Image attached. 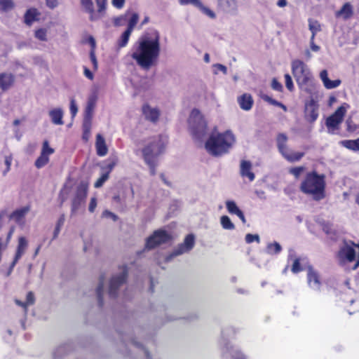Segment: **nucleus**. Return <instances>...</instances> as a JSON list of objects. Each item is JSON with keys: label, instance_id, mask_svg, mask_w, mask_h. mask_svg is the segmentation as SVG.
<instances>
[{"label": "nucleus", "instance_id": "f257e3e1", "mask_svg": "<svg viewBox=\"0 0 359 359\" xmlns=\"http://www.w3.org/2000/svg\"><path fill=\"white\" fill-rule=\"evenodd\" d=\"M161 50V35L156 29L145 32L133 46L132 58L144 70L156 65Z\"/></svg>", "mask_w": 359, "mask_h": 359}, {"label": "nucleus", "instance_id": "f03ea898", "mask_svg": "<svg viewBox=\"0 0 359 359\" xmlns=\"http://www.w3.org/2000/svg\"><path fill=\"white\" fill-rule=\"evenodd\" d=\"M325 175L316 170L308 172L300 184L299 190L304 194L311 196L316 201L325 197Z\"/></svg>", "mask_w": 359, "mask_h": 359}, {"label": "nucleus", "instance_id": "7ed1b4c3", "mask_svg": "<svg viewBox=\"0 0 359 359\" xmlns=\"http://www.w3.org/2000/svg\"><path fill=\"white\" fill-rule=\"evenodd\" d=\"M234 143L233 134L227 130L222 133L211 134L205 144V147L212 156H220L228 153Z\"/></svg>", "mask_w": 359, "mask_h": 359}, {"label": "nucleus", "instance_id": "20e7f679", "mask_svg": "<svg viewBox=\"0 0 359 359\" xmlns=\"http://www.w3.org/2000/svg\"><path fill=\"white\" fill-rule=\"evenodd\" d=\"M292 74L300 90L309 95L315 92L313 74L309 66L302 60L296 59L291 62Z\"/></svg>", "mask_w": 359, "mask_h": 359}, {"label": "nucleus", "instance_id": "39448f33", "mask_svg": "<svg viewBox=\"0 0 359 359\" xmlns=\"http://www.w3.org/2000/svg\"><path fill=\"white\" fill-rule=\"evenodd\" d=\"M188 123L193 137L201 142L207 134V122L198 109H194L191 111Z\"/></svg>", "mask_w": 359, "mask_h": 359}, {"label": "nucleus", "instance_id": "423d86ee", "mask_svg": "<svg viewBox=\"0 0 359 359\" xmlns=\"http://www.w3.org/2000/svg\"><path fill=\"white\" fill-rule=\"evenodd\" d=\"M167 142V137L163 135L149 137L144 142L145 145L142 150L143 158H145V151L147 150L150 158L156 159L164 151Z\"/></svg>", "mask_w": 359, "mask_h": 359}, {"label": "nucleus", "instance_id": "0eeeda50", "mask_svg": "<svg viewBox=\"0 0 359 359\" xmlns=\"http://www.w3.org/2000/svg\"><path fill=\"white\" fill-rule=\"evenodd\" d=\"M357 245H358L355 244V243L351 241H344L343 245L340 247L337 254L338 258L341 264L352 262L355 259L356 252L354 249V246Z\"/></svg>", "mask_w": 359, "mask_h": 359}, {"label": "nucleus", "instance_id": "6e6552de", "mask_svg": "<svg viewBox=\"0 0 359 359\" xmlns=\"http://www.w3.org/2000/svg\"><path fill=\"white\" fill-rule=\"evenodd\" d=\"M170 239V235L165 231L161 229L156 230L147 238L146 248L147 249H153L161 244L168 243Z\"/></svg>", "mask_w": 359, "mask_h": 359}, {"label": "nucleus", "instance_id": "1a4fd4ad", "mask_svg": "<svg viewBox=\"0 0 359 359\" xmlns=\"http://www.w3.org/2000/svg\"><path fill=\"white\" fill-rule=\"evenodd\" d=\"M195 237L193 234L187 235L182 243L180 244L172 252L168 255L165 260L170 262L173 257L189 252L194 246Z\"/></svg>", "mask_w": 359, "mask_h": 359}, {"label": "nucleus", "instance_id": "9d476101", "mask_svg": "<svg viewBox=\"0 0 359 359\" xmlns=\"http://www.w3.org/2000/svg\"><path fill=\"white\" fill-rule=\"evenodd\" d=\"M346 109L343 105L340 106L330 116H329L325 121V125L328 129L333 130L338 129L339 125L342 122Z\"/></svg>", "mask_w": 359, "mask_h": 359}, {"label": "nucleus", "instance_id": "9b49d317", "mask_svg": "<svg viewBox=\"0 0 359 359\" xmlns=\"http://www.w3.org/2000/svg\"><path fill=\"white\" fill-rule=\"evenodd\" d=\"M319 105L312 95L309 100L305 102L304 104V117L309 123H313L318 117Z\"/></svg>", "mask_w": 359, "mask_h": 359}, {"label": "nucleus", "instance_id": "f8f14e48", "mask_svg": "<svg viewBox=\"0 0 359 359\" xmlns=\"http://www.w3.org/2000/svg\"><path fill=\"white\" fill-rule=\"evenodd\" d=\"M127 274L126 269L123 268L119 274L115 275L111 278L109 287V294L110 297H116L117 290L126 282Z\"/></svg>", "mask_w": 359, "mask_h": 359}, {"label": "nucleus", "instance_id": "ddd939ff", "mask_svg": "<svg viewBox=\"0 0 359 359\" xmlns=\"http://www.w3.org/2000/svg\"><path fill=\"white\" fill-rule=\"evenodd\" d=\"M307 283L309 287L316 292L321 291L322 283L320 275L313 269V266L309 265L307 267Z\"/></svg>", "mask_w": 359, "mask_h": 359}, {"label": "nucleus", "instance_id": "4468645a", "mask_svg": "<svg viewBox=\"0 0 359 359\" xmlns=\"http://www.w3.org/2000/svg\"><path fill=\"white\" fill-rule=\"evenodd\" d=\"M238 4V0H217V10L225 13H235Z\"/></svg>", "mask_w": 359, "mask_h": 359}, {"label": "nucleus", "instance_id": "2eb2a0df", "mask_svg": "<svg viewBox=\"0 0 359 359\" xmlns=\"http://www.w3.org/2000/svg\"><path fill=\"white\" fill-rule=\"evenodd\" d=\"M180 5H193L198 10H200L203 14L206 15L211 19L216 18L215 13L210 10L208 7L205 6L201 0H178Z\"/></svg>", "mask_w": 359, "mask_h": 359}, {"label": "nucleus", "instance_id": "dca6fc26", "mask_svg": "<svg viewBox=\"0 0 359 359\" xmlns=\"http://www.w3.org/2000/svg\"><path fill=\"white\" fill-rule=\"evenodd\" d=\"M87 196V190L83 187L77 189L76 194L72 203V214H74L79 208L81 204L84 201Z\"/></svg>", "mask_w": 359, "mask_h": 359}, {"label": "nucleus", "instance_id": "f3484780", "mask_svg": "<svg viewBox=\"0 0 359 359\" xmlns=\"http://www.w3.org/2000/svg\"><path fill=\"white\" fill-rule=\"evenodd\" d=\"M39 16L40 13L36 8H29L24 15V22L27 25L31 26L33 22L39 20Z\"/></svg>", "mask_w": 359, "mask_h": 359}, {"label": "nucleus", "instance_id": "a211bd4d", "mask_svg": "<svg viewBox=\"0 0 359 359\" xmlns=\"http://www.w3.org/2000/svg\"><path fill=\"white\" fill-rule=\"evenodd\" d=\"M14 76L11 73L4 72L0 74V88L6 90L11 87L14 83Z\"/></svg>", "mask_w": 359, "mask_h": 359}, {"label": "nucleus", "instance_id": "6ab92c4d", "mask_svg": "<svg viewBox=\"0 0 359 359\" xmlns=\"http://www.w3.org/2000/svg\"><path fill=\"white\" fill-rule=\"evenodd\" d=\"M95 148L97 154L100 156H104L108 152L105 140L100 134L96 135Z\"/></svg>", "mask_w": 359, "mask_h": 359}, {"label": "nucleus", "instance_id": "aec40b11", "mask_svg": "<svg viewBox=\"0 0 359 359\" xmlns=\"http://www.w3.org/2000/svg\"><path fill=\"white\" fill-rule=\"evenodd\" d=\"M28 246V242L25 237H20L16 249L15 255L14 257V264H17L19 259L25 254Z\"/></svg>", "mask_w": 359, "mask_h": 359}, {"label": "nucleus", "instance_id": "412c9836", "mask_svg": "<svg viewBox=\"0 0 359 359\" xmlns=\"http://www.w3.org/2000/svg\"><path fill=\"white\" fill-rule=\"evenodd\" d=\"M48 115L51 122L55 125L62 126L64 124L62 120L64 112L61 108H55L49 111Z\"/></svg>", "mask_w": 359, "mask_h": 359}, {"label": "nucleus", "instance_id": "4be33fe9", "mask_svg": "<svg viewBox=\"0 0 359 359\" xmlns=\"http://www.w3.org/2000/svg\"><path fill=\"white\" fill-rule=\"evenodd\" d=\"M142 111L145 118L152 122H156L160 116L158 109L149 105H144L142 108Z\"/></svg>", "mask_w": 359, "mask_h": 359}, {"label": "nucleus", "instance_id": "5701e85b", "mask_svg": "<svg viewBox=\"0 0 359 359\" xmlns=\"http://www.w3.org/2000/svg\"><path fill=\"white\" fill-rule=\"evenodd\" d=\"M287 136L285 133H279L276 137V144L278 151L282 156L290 151V149L287 146Z\"/></svg>", "mask_w": 359, "mask_h": 359}, {"label": "nucleus", "instance_id": "b1692460", "mask_svg": "<svg viewBox=\"0 0 359 359\" xmlns=\"http://www.w3.org/2000/svg\"><path fill=\"white\" fill-rule=\"evenodd\" d=\"M226 207L230 214L236 215L243 223L245 222V218L243 212L238 208L236 203L233 201H226Z\"/></svg>", "mask_w": 359, "mask_h": 359}, {"label": "nucleus", "instance_id": "393cba45", "mask_svg": "<svg viewBox=\"0 0 359 359\" xmlns=\"http://www.w3.org/2000/svg\"><path fill=\"white\" fill-rule=\"evenodd\" d=\"M353 6L350 3L347 2L343 5L340 10L337 11L336 16L342 17L343 19L348 20L353 15Z\"/></svg>", "mask_w": 359, "mask_h": 359}, {"label": "nucleus", "instance_id": "a878e982", "mask_svg": "<svg viewBox=\"0 0 359 359\" xmlns=\"http://www.w3.org/2000/svg\"><path fill=\"white\" fill-rule=\"evenodd\" d=\"M29 208L28 207H23L20 209L15 210L10 216V218L17 223H20L25 218V215L28 213Z\"/></svg>", "mask_w": 359, "mask_h": 359}, {"label": "nucleus", "instance_id": "bb28decb", "mask_svg": "<svg viewBox=\"0 0 359 359\" xmlns=\"http://www.w3.org/2000/svg\"><path fill=\"white\" fill-rule=\"evenodd\" d=\"M339 144L351 151H359V137L356 140H341Z\"/></svg>", "mask_w": 359, "mask_h": 359}, {"label": "nucleus", "instance_id": "cd10ccee", "mask_svg": "<svg viewBox=\"0 0 359 359\" xmlns=\"http://www.w3.org/2000/svg\"><path fill=\"white\" fill-rule=\"evenodd\" d=\"M81 4L85 11L90 14V20H95V11L92 0H81Z\"/></svg>", "mask_w": 359, "mask_h": 359}, {"label": "nucleus", "instance_id": "c85d7f7f", "mask_svg": "<svg viewBox=\"0 0 359 359\" xmlns=\"http://www.w3.org/2000/svg\"><path fill=\"white\" fill-rule=\"evenodd\" d=\"M282 251V247L279 243L274 241L269 243L266 248V252L270 255H278Z\"/></svg>", "mask_w": 359, "mask_h": 359}, {"label": "nucleus", "instance_id": "c756f323", "mask_svg": "<svg viewBox=\"0 0 359 359\" xmlns=\"http://www.w3.org/2000/svg\"><path fill=\"white\" fill-rule=\"evenodd\" d=\"M304 154V152H293L290 149V151L286 152L283 156L290 162H297L299 161Z\"/></svg>", "mask_w": 359, "mask_h": 359}, {"label": "nucleus", "instance_id": "7c9ffc66", "mask_svg": "<svg viewBox=\"0 0 359 359\" xmlns=\"http://www.w3.org/2000/svg\"><path fill=\"white\" fill-rule=\"evenodd\" d=\"M34 36L37 40L46 42L48 40V29L43 27L37 28L34 32Z\"/></svg>", "mask_w": 359, "mask_h": 359}, {"label": "nucleus", "instance_id": "2f4dec72", "mask_svg": "<svg viewBox=\"0 0 359 359\" xmlns=\"http://www.w3.org/2000/svg\"><path fill=\"white\" fill-rule=\"evenodd\" d=\"M220 224L222 228L225 230H233L235 229L234 224L226 215H223L220 217Z\"/></svg>", "mask_w": 359, "mask_h": 359}, {"label": "nucleus", "instance_id": "473e14b6", "mask_svg": "<svg viewBox=\"0 0 359 359\" xmlns=\"http://www.w3.org/2000/svg\"><path fill=\"white\" fill-rule=\"evenodd\" d=\"M147 152H148V151L146 150L145 151V158H144V162L149 167L151 175H154L156 174L155 168H156V159L150 158V157L149 156V153H147Z\"/></svg>", "mask_w": 359, "mask_h": 359}, {"label": "nucleus", "instance_id": "72a5a7b5", "mask_svg": "<svg viewBox=\"0 0 359 359\" xmlns=\"http://www.w3.org/2000/svg\"><path fill=\"white\" fill-rule=\"evenodd\" d=\"M323 231L331 238H334L336 235V231L332 228V224L329 222H323L322 224Z\"/></svg>", "mask_w": 359, "mask_h": 359}, {"label": "nucleus", "instance_id": "f704fd0d", "mask_svg": "<svg viewBox=\"0 0 359 359\" xmlns=\"http://www.w3.org/2000/svg\"><path fill=\"white\" fill-rule=\"evenodd\" d=\"M131 34H132V32L126 29L121 34L119 40L118 41V48H123L128 44Z\"/></svg>", "mask_w": 359, "mask_h": 359}, {"label": "nucleus", "instance_id": "c9c22d12", "mask_svg": "<svg viewBox=\"0 0 359 359\" xmlns=\"http://www.w3.org/2000/svg\"><path fill=\"white\" fill-rule=\"evenodd\" d=\"M262 98L265 102H267L273 106L279 107L282 108L284 111L287 110V107H285V105H284L283 103L278 102V100L273 99L268 95H266V94L262 95Z\"/></svg>", "mask_w": 359, "mask_h": 359}, {"label": "nucleus", "instance_id": "e433bc0d", "mask_svg": "<svg viewBox=\"0 0 359 359\" xmlns=\"http://www.w3.org/2000/svg\"><path fill=\"white\" fill-rule=\"evenodd\" d=\"M65 215H62L60 218L58 219L57 222V224H56V226H55V230H54V232H53V238H52V241L53 240H55L57 238L60 232V230H61V228L62 226H63L64 223H65Z\"/></svg>", "mask_w": 359, "mask_h": 359}, {"label": "nucleus", "instance_id": "4c0bfd02", "mask_svg": "<svg viewBox=\"0 0 359 359\" xmlns=\"http://www.w3.org/2000/svg\"><path fill=\"white\" fill-rule=\"evenodd\" d=\"M95 100L94 98H90L88 102L87 107L85 110L84 117L92 118L93 111L95 107Z\"/></svg>", "mask_w": 359, "mask_h": 359}, {"label": "nucleus", "instance_id": "58836bf2", "mask_svg": "<svg viewBox=\"0 0 359 359\" xmlns=\"http://www.w3.org/2000/svg\"><path fill=\"white\" fill-rule=\"evenodd\" d=\"M309 28L311 34H316L321 31V25L317 20H309Z\"/></svg>", "mask_w": 359, "mask_h": 359}, {"label": "nucleus", "instance_id": "ea45409f", "mask_svg": "<svg viewBox=\"0 0 359 359\" xmlns=\"http://www.w3.org/2000/svg\"><path fill=\"white\" fill-rule=\"evenodd\" d=\"M14 7L13 2L11 0H0V11L8 12Z\"/></svg>", "mask_w": 359, "mask_h": 359}, {"label": "nucleus", "instance_id": "a19ab883", "mask_svg": "<svg viewBox=\"0 0 359 359\" xmlns=\"http://www.w3.org/2000/svg\"><path fill=\"white\" fill-rule=\"evenodd\" d=\"M229 356L231 359H245L243 354L236 348H232L229 353H224V355L226 359H228Z\"/></svg>", "mask_w": 359, "mask_h": 359}, {"label": "nucleus", "instance_id": "79ce46f5", "mask_svg": "<svg viewBox=\"0 0 359 359\" xmlns=\"http://www.w3.org/2000/svg\"><path fill=\"white\" fill-rule=\"evenodd\" d=\"M103 290H104V280L102 278V279H100L99 285L97 286V290H96L97 300H98L99 305L100 306H102L103 305L102 297V294H103Z\"/></svg>", "mask_w": 359, "mask_h": 359}, {"label": "nucleus", "instance_id": "37998d69", "mask_svg": "<svg viewBox=\"0 0 359 359\" xmlns=\"http://www.w3.org/2000/svg\"><path fill=\"white\" fill-rule=\"evenodd\" d=\"M139 20V15L136 13L132 14L131 18L129 20L127 30L133 32V29L136 26Z\"/></svg>", "mask_w": 359, "mask_h": 359}, {"label": "nucleus", "instance_id": "c03bdc74", "mask_svg": "<svg viewBox=\"0 0 359 359\" xmlns=\"http://www.w3.org/2000/svg\"><path fill=\"white\" fill-rule=\"evenodd\" d=\"M49 161L48 156L47 155H45L43 154H41L40 156L36 159L35 162V165L38 168H41L43 167L45 165L48 163Z\"/></svg>", "mask_w": 359, "mask_h": 359}, {"label": "nucleus", "instance_id": "a18cd8bd", "mask_svg": "<svg viewBox=\"0 0 359 359\" xmlns=\"http://www.w3.org/2000/svg\"><path fill=\"white\" fill-rule=\"evenodd\" d=\"M341 83V81L340 79L330 80L329 79L325 83H323V85L327 89H333L338 87Z\"/></svg>", "mask_w": 359, "mask_h": 359}, {"label": "nucleus", "instance_id": "49530a36", "mask_svg": "<svg viewBox=\"0 0 359 359\" xmlns=\"http://www.w3.org/2000/svg\"><path fill=\"white\" fill-rule=\"evenodd\" d=\"M291 271L293 273H298L299 272L303 271V268L301 266L299 258L294 259L291 268Z\"/></svg>", "mask_w": 359, "mask_h": 359}, {"label": "nucleus", "instance_id": "de8ad7c7", "mask_svg": "<svg viewBox=\"0 0 359 359\" xmlns=\"http://www.w3.org/2000/svg\"><path fill=\"white\" fill-rule=\"evenodd\" d=\"M285 86L287 88V90L290 92L294 90V83L292 81V79L291 76L289 74H285Z\"/></svg>", "mask_w": 359, "mask_h": 359}, {"label": "nucleus", "instance_id": "09e8293b", "mask_svg": "<svg viewBox=\"0 0 359 359\" xmlns=\"http://www.w3.org/2000/svg\"><path fill=\"white\" fill-rule=\"evenodd\" d=\"M91 119L90 118L84 117L83 122V130L84 134H89L91 128Z\"/></svg>", "mask_w": 359, "mask_h": 359}, {"label": "nucleus", "instance_id": "8fccbe9b", "mask_svg": "<svg viewBox=\"0 0 359 359\" xmlns=\"http://www.w3.org/2000/svg\"><path fill=\"white\" fill-rule=\"evenodd\" d=\"M109 175L107 173H104L102 172V175L100 178L97 179V180L95 183V188H100L101 187L103 184L108 180Z\"/></svg>", "mask_w": 359, "mask_h": 359}, {"label": "nucleus", "instance_id": "3c124183", "mask_svg": "<svg viewBox=\"0 0 359 359\" xmlns=\"http://www.w3.org/2000/svg\"><path fill=\"white\" fill-rule=\"evenodd\" d=\"M305 168L304 166H298L292 168L290 170V173L293 175L295 178H299L301 173L304 170Z\"/></svg>", "mask_w": 359, "mask_h": 359}, {"label": "nucleus", "instance_id": "603ef678", "mask_svg": "<svg viewBox=\"0 0 359 359\" xmlns=\"http://www.w3.org/2000/svg\"><path fill=\"white\" fill-rule=\"evenodd\" d=\"M69 110H70V113L72 114V118H74L78 112V107H77L76 100L74 98H72L70 100Z\"/></svg>", "mask_w": 359, "mask_h": 359}, {"label": "nucleus", "instance_id": "864d4df0", "mask_svg": "<svg viewBox=\"0 0 359 359\" xmlns=\"http://www.w3.org/2000/svg\"><path fill=\"white\" fill-rule=\"evenodd\" d=\"M271 88L278 92H282L283 90V85L276 78L272 79Z\"/></svg>", "mask_w": 359, "mask_h": 359}, {"label": "nucleus", "instance_id": "5fc2aeb1", "mask_svg": "<svg viewBox=\"0 0 359 359\" xmlns=\"http://www.w3.org/2000/svg\"><path fill=\"white\" fill-rule=\"evenodd\" d=\"M53 152H54V150L49 147L48 141H45L43 144V148H42L41 153L45 155H47V156H48L49 155L52 154Z\"/></svg>", "mask_w": 359, "mask_h": 359}, {"label": "nucleus", "instance_id": "6e6d98bb", "mask_svg": "<svg viewBox=\"0 0 359 359\" xmlns=\"http://www.w3.org/2000/svg\"><path fill=\"white\" fill-rule=\"evenodd\" d=\"M346 124L347 126V130L348 132H354L357 130L358 126L356 124L353 123L352 119L351 118H348L346 121Z\"/></svg>", "mask_w": 359, "mask_h": 359}, {"label": "nucleus", "instance_id": "4d7b16f0", "mask_svg": "<svg viewBox=\"0 0 359 359\" xmlns=\"http://www.w3.org/2000/svg\"><path fill=\"white\" fill-rule=\"evenodd\" d=\"M116 164V162L115 161H113L111 163H109V164H107V165L102 167V172L109 175V173L114 169Z\"/></svg>", "mask_w": 359, "mask_h": 359}, {"label": "nucleus", "instance_id": "13d9d810", "mask_svg": "<svg viewBox=\"0 0 359 359\" xmlns=\"http://www.w3.org/2000/svg\"><path fill=\"white\" fill-rule=\"evenodd\" d=\"M246 97H247V95L245 93H244L243 95H241L238 99V102L239 103V105H240L241 108L244 109V110H247V100H246Z\"/></svg>", "mask_w": 359, "mask_h": 359}, {"label": "nucleus", "instance_id": "bf43d9fd", "mask_svg": "<svg viewBox=\"0 0 359 359\" xmlns=\"http://www.w3.org/2000/svg\"><path fill=\"white\" fill-rule=\"evenodd\" d=\"M34 295L32 292H29L27 294L25 304L27 306L34 304Z\"/></svg>", "mask_w": 359, "mask_h": 359}, {"label": "nucleus", "instance_id": "052dcab7", "mask_svg": "<svg viewBox=\"0 0 359 359\" xmlns=\"http://www.w3.org/2000/svg\"><path fill=\"white\" fill-rule=\"evenodd\" d=\"M96 4L97 6V11L99 13H102L105 10L107 0H95Z\"/></svg>", "mask_w": 359, "mask_h": 359}, {"label": "nucleus", "instance_id": "680f3d73", "mask_svg": "<svg viewBox=\"0 0 359 359\" xmlns=\"http://www.w3.org/2000/svg\"><path fill=\"white\" fill-rule=\"evenodd\" d=\"M46 4L49 8L54 9L58 6V1L57 0H46Z\"/></svg>", "mask_w": 359, "mask_h": 359}, {"label": "nucleus", "instance_id": "e2e57ef3", "mask_svg": "<svg viewBox=\"0 0 359 359\" xmlns=\"http://www.w3.org/2000/svg\"><path fill=\"white\" fill-rule=\"evenodd\" d=\"M102 216L104 217H109V218H111L114 221H116L117 219H118V217L114 214L113 212L109 211V210H104L103 212H102Z\"/></svg>", "mask_w": 359, "mask_h": 359}, {"label": "nucleus", "instance_id": "0e129e2a", "mask_svg": "<svg viewBox=\"0 0 359 359\" xmlns=\"http://www.w3.org/2000/svg\"><path fill=\"white\" fill-rule=\"evenodd\" d=\"M241 174L242 176L247 175V161L243 160L241 164Z\"/></svg>", "mask_w": 359, "mask_h": 359}, {"label": "nucleus", "instance_id": "69168bd1", "mask_svg": "<svg viewBox=\"0 0 359 359\" xmlns=\"http://www.w3.org/2000/svg\"><path fill=\"white\" fill-rule=\"evenodd\" d=\"M90 57L91 62H92V63L93 65V67L95 69H97V59H96V57H95V50H90Z\"/></svg>", "mask_w": 359, "mask_h": 359}, {"label": "nucleus", "instance_id": "338daca9", "mask_svg": "<svg viewBox=\"0 0 359 359\" xmlns=\"http://www.w3.org/2000/svg\"><path fill=\"white\" fill-rule=\"evenodd\" d=\"M254 241L259 243L260 239L259 235L248 233V243H252Z\"/></svg>", "mask_w": 359, "mask_h": 359}, {"label": "nucleus", "instance_id": "774afa93", "mask_svg": "<svg viewBox=\"0 0 359 359\" xmlns=\"http://www.w3.org/2000/svg\"><path fill=\"white\" fill-rule=\"evenodd\" d=\"M97 206V201L95 198H92L89 204L88 210L90 212H93Z\"/></svg>", "mask_w": 359, "mask_h": 359}]
</instances>
